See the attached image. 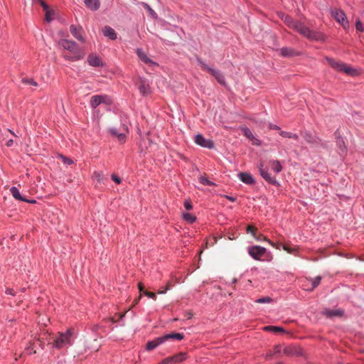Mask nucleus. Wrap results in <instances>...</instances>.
Instances as JSON below:
<instances>
[{"label": "nucleus", "mask_w": 364, "mask_h": 364, "mask_svg": "<svg viewBox=\"0 0 364 364\" xmlns=\"http://www.w3.org/2000/svg\"><path fill=\"white\" fill-rule=\"evenodd\" d=\"M278 15L289 28L294 29L310 41L317 40L316 33L314 31L309 30V28L305 26L303 23L293 19L289 16L285 15L283 13H279Z\"/></svg>", "instance_id": "obj_1"}, {"label": "nucleus", "mask_w": 364, "mask_h": 364, "mask_svg": "<svg viewBox=\"0 0 364 364\" xmlns=\"http://www.w3.org/2000/svg\"><path fill=\"white\" fill-rule=\"evenodd\" d=\"M58 44L62 48L69 50L73 54V60H80L85 56V52L82 50L74 41L62 39L58 42Z\"/></svg>", "instance_id": "obj_2"}, {"label": "nucleus", "mask_w": 364, "mask_h": 364, "mask_svg": "<svg viewBox=\"0 0 364 364\" xmlns=\"http://www.w3.org/2000/svg\"><path fill=\"white\" fill-rule=\"evenodd\" d=\"M73 334V330L70 328L65 333H58V336L53 341V346L58 349L62 348L66 346L71 345V337Z\"/></svg>", "instance_id": "obj_3"}, {"label": "nucleus", "mask_w": 364, "mask_h": 364, "mask_svg": "<svg viewBox=\"0 0 364 364\" xmlns=\"http://www.w3.org/2000/svg\"><path fill=\"white\" fill-rule=\"evenodd\" d=\"M330 63V65L334 68L335 69L339 70V71H343L345 73L350 75V76H357L358 74H359V72L350 67L349 65L345 64V63H343L341 62H338V61H336L335 60L333 59H327Z\"/></svg>", "instance_id": "obj_4"}, {"label": "nucleus", "mask_w": 364, "mask_h": 364, "mask_svg": "<svg viewBox=\"0 0 364 364\" xmlns=\"http://www.w3.org/2000/svg\"><path fill=\"white\" fill-rule=\"evenodd\" d=\"M254 237L257 241L264 240V241L268 242L269 244L271 245V246H272L273 247H274L276 249H280V247H282V249L284 251H286L287 252H288L289 254H294L295 252L296 251V247H291L288 245L282 244L279 242H277V243L273 242L269 240L266 237L263 236L262 235H256Z\"/></svg>", "instance_id": "obj_5"}, {"label": "nucleus", "mask_w": 364, "mask_h": 364, "mask_svg": "<svg viewBox=\"0 0 364 364\" xmlns=\"http://www.w3.org/2000/svg\"><path fill=\"white\" fill-rule=\"evenodd\" d=\"M283 353L287 356H300L306 358L304 349L297 346H283Z\"/></svg>", "instance_id": "obj_6"}, {"label": "nucleus", "mask_w": 364, "mask_h": 364, "mask_svg": "<svg viewBox=\"0 0 364 364\" xmlns=\"http://www.w3.org/2000/svg\"><path fill=\"white\" fill-rule=\"evenodd\" d=\"M332 16L336 21L339 23L345 30H348L349 28V23L346 18L345 13L339 9H334L331 11Z\"/></svg>", "instance_id": "obj_7"}, {"label": "nucleus", "mask_w": 364, "mask_h": 364, "mask_svg": "<svg viewBox=\"0 0 364 364\" xmlns=\"http://www.w3.org/2000/svg\"><path fill=\"white\" fill-rule=\"evenodd\" d=\"M198 63L201 65L203 70L208 71L212 75L215 77L216 80L223 85H225V77L219 71L209 68L205 63H204L200 59H198Z\"/></svg>", "instance_id": "obj_8"}, {"label": "nucleus", "mask_w": 364, "mask_h": 364, "mask_svg": "<svg viewBox=\"0 0 364 364\" xmlns=\"http://www.w3.org/2000/svg\"><path fill=\"white\" fill-rule=\"evenodd\" d=\"M102 103L109 105L111 103L110 99L106 95H94L90 98V106L95 109Z\"/></svg>", "instance_id": "obj_9"}, {"label": "nucleus", "mask_w": 364, "mask_h": 364, "mask_svg": "<svg viewBox=\"0 0 364 364\" xmlns=\"http://www.w3.org/2000/svg\"><path fill=\"white\" fill-rule=\"evenodd\" d=\"M186 358V355L184 353H179L171 357L164 359L158 364H176L182 362Z\"/></svg>", "instance_id": "obj_10"}, {"label": "nucleus", "mask_w": 364, "mask_h": 364, "mask_svg": "<svg viewBox=\"0 0 364 364\" xmlns=\"http://www.w3.org/2000/svg\"><path fill=\"white\" fill-rule=\"evenodd\" d=\"M248 252L252 258L259 260L260 257L265 254L266 248L255 245L250 247Z\"/></svg>", "instance_id": "obj_11"}, {"label": "nucleus", "mask_w": 364, "mask_h": 364, "mask_svg": "<svg viewBox=\"0 0 364 364\" xmlns=\"http://www.w3.org/2000/svg\"><path fill=\"white\" fill-rule=\"evenodd\" d=\"M195 142L200 146L212 149L213 147V142L211 140L206 139L203 135L197 134L195 136Z\"/></svg>", "instance_id": "obj_12"}, {"label": "nucleus", "mask_w": 364, "mask_h": 364, "mask_svg": "<svg viewBox=\"0 0 364 364\" xmlns=\"http://www.w3.org/2000/svg\"><path fill=\"white\" fill-rule=\"evenodd\" d=\"M259 171L260 173V175L262 176V178L267 181L268 183L271 184H277V181L276 178L271 176L270 173H268L267 170L263 168V164H261L259 167Z\"/></svg>", "instance_id": "obj_13"}, {"label": "nucleus", "mask_w": 364, "mask_h": 364, "mask_svg": "<svg viewBox=\"0 0 364 364\" xmlns=\"http://www.w3.org/2000/svg\"><path fill=\"white\" fill-rule=\"evenodd\" d=\"M70 32L77 40L81 42L85 41V38L82 36V30L81 28H77L75 26L71 25L70 26Z\"/></svg>", "instance_id": "obj_14"}, {"label": "nucleus", "mask_w": 364, "mask_h": 364, "mask_svg": "<svg viewBox=\"0 0 364 364\" xmlns=\"http://www.w3.org/2000/svg\"><path fill=\"white\" fill-rule=\"evenodd\" d=\"M87 62L90 65L93 67H100L103 65L102 60L96 55L90 54L87 57Z\"/></svg>", "instance_id": "obj_15"}, {"label": "nucleus", "mask_w": 364, "mask_h": 364, "mask_svg": "<svg viewBox=\"0 0 364 364\" xmlns=\"http://www.w3.org/2000/svg\"><path fill=\"white\" fill-rule=\"evenodd\" d=\"M282 352H283V346L282 345L275 346L272 351L269 350L267 353L265 359L269 360L274 356H279Z\"/></svg>", "instance_id": "obj_16"}, {"label": "nucleus", "mask_w": 364, "mask_h": 364, "mask_svg": "<svg viewBox=\"0 0 364 364\" xmlns=\"http://www.w3.org/2000/svg\"><path fill=\"white\" fill-rule=\"evenodd\" d=\"M136 53L139 57V58L147 65H156V63L151 60L146 53L141 48H137Z\"/></svg>", "instance_id": "obj_17"}, {"label": "nucleus", "mask_w": 364, "mask_h": 364, "mask_svg": "<svg viewBox=\"0 0 364 364\" xmlns=\"http://www.w3.org/2000/svg\"><path fill=\"white\" fill-rule=\"evenodd\" d=\"M242 130L244 135L252 141V144L257 146L260 144L259 140L254 136L250 129L247 127H243Z\"/></svg>", "instance_id": "obj_18"}, {"label": "nucleus", "mask_w": 364, "mask_h": 364, "mask_svg": "<svg viewBox=\"0 0 364 364\" xmlns=\"http://www.w3.org/2000/svg\"><path fill=\"white\" fill-rule=\"evenodd\" d=\"M10 192H11V195L13 196V197L14 198H16V200H18L21 201L32 203H36V201L33 200H28L26 199L25 198L22 197L18 189L16 187H14V186L11 187L10 188Z\"/></svg>", "instance_id": "obj_19"}, {"label": "nucleus", "mask_w": 364, "mask_h": 364, "mask_svg": "<svg viewBox=\"0 0 364 364\" xmlns=\"http://www.w3.org/2000/svg\"><path fill=\"white\" fill-rule=\"evenodd\" d=\"M164 341L162 336L155 338L153 341H150L146 343V349L147 350H151L163 343Z\"/></svg>", "instance_id": "obj_20"}, {"label": "nucleus", "mask_w": 364, "mask_h": 364, "mask_svg": "<svg viewBox=\"0 0 364 364\" xmlns=\"http://www.w3.org/2000/svg\"><path fill=\"white\" fill-rule=\"evenodd\" d=\"M238 176L240 179L246 184H253L255 183L252 176L248 173H240Z\"/></svg>", "instance_id": "obj_21"}, {"label": "nucleus", "mask_w": 364, "mask_h": 364, "mask_svg": "<svg viewBox=\"0 0 364 364\" xmlns=\"http://www.w3.org/2000/svg\"><path fill=\"white\" fill-rule=\"evenodd\" d=\"M86 6L92 11H96L100 8V0H84Z\"/></svg>", "instance_id": "obj_22"}, {"label": "nucleus", "mask_w": 364, "mask_h": 364, "mask_svg": "<svg viewBox=\"0 0 364 364\" xmlns=\"http://www.w3.org/2000/svg\"><path fill=\"white\" fill-rule=\"evenodd\" d=\"M138 88L143 95H146L150 92L149 86L144 80H140Z\"/></svg>", "instance_id": "obj_23"}, {"label": "nucleus", "mask_w": 364, "mask_h": 364, "mask_svg": "<svg viewBox=\"0 0 364 364\" xmlns=\"http://www.w3.org/2000/svg\"><path fill=\"white\" fill-rule=\"evenodd\" d=\"M103 33L105 36L109 38L112 40L117 38V33L113 28L110 26H106L102 30Z\"/></svg>", "instance_id": "obj_24"}, {"label": "nucleus", "mask_w": 364, "mask_h": 364, "mask_svg": "<svg viewBox=\"0 0 364 364\" xmlns=\"http://www.w3.org/2000/svg\"><path fill=\"white\" fill-rule=\"evenodd\" d=\"M162 338H163V340L164 342L171 338L181 341V340L183 339L184 335L183 333H168L165 336H163Z\"/></svg>", "instance_id": "obj_25"}, {"label": "nucleus", "mask_w": 364, "mask_h": 364, "mask_svg": "<svg viewBox=\"0 0 364 364\" xmlns=\"http://www.w3.org/2000/svg\"><path fill=\"white\" fill-rule=\"evenodd\" d=\"M281 55L284 57H291L297 55V53L293 49L287 47L281 48Z\"/></svg>", "instance_id": "obj_26"}, {"label": "nucleus", "mask_w": 364, "mask_h": 364, "mask_svg": "<svg viewBox=\"0 0 364 364\" xmlns=\"http://www.w3.org/2000/svg\"><path fill=\"white\" fill-rule=\"evenodd\" d=\"M328 317H334V316H342L343 314V311L341 309H336V310H326L323 312Z\"/></svg>", "instance_id": "obj_27"}, {"label": "nucleus", "mask_w": 364, "mask_h": 364, "mask_svg": "<svg viewBox=\"0 0 364 364\" xmlns=\"http://www.w3.org/2000/svg\"><path fill=\"white\" fill-rule=\"evenodd\" d=\"M122 130L123 132L117 134V138L118 139L119 141L124 143L126 140V133L128 132V127L124 124L122 127Z\"/></svg>", "instance_id": "obj_28"}, {"label": "nucleus", "mask_w": 364, "mask_h": 364, "mask_svg": "<svg viewBox=\"0 0 364 364\" xmlns=\"http://www.w3.org/2000/svg\"><path fill=\"white\" fill-rule=\"evenodd\" d=\"M264 331H272L274 333H279V332H284V329L282 327L279 326H267L264 327Z\"/></svg>", "instance_id": "obj_29"}, {"label": "nucleus", "mask_w": 364, "mask_h": 364, "mask_svg": "<svg viewBox=\"0 0 364 364\" xmlns=\"http://www.w3.org/2000/svg\"><path fill=\"white\" fill-rule=\"evenodd\" d=\"M271 167L277 173L280 172L282 168L279 161L277 160L271 161Z\"/></svg>", "instance_id": "obj_30"}, {"label": "nucleus", "mask_w": 364, "mask_h": 364, "mask_svg": "<svg viewBox=\"0 0 364 364\" xmlns=\"http://www.w3.org/2000/svg\"><path fill=\"white\" fill-rule=\"evenodd\" d=\"M279 134H280V136H282L283 137L292 138V139H298V136L296 134H293V133H291V132H284V131H280Z\"/></svg>", "instance_id": "obj_31"}, {"label": "nucleus", "mask_w": 364, "mask_h": 364, "mask_svg": "<svg viewBox=\"0 0 364 364\" xmlns=\"http://www.w3.org/2000/svg\"><path fill=\"white\" fill-rule=\"evenodd\" d=\"M93 178L96 179L98 182H102L105 178L104 174L102 172L99 171L94 172Z\"/></svg>", "instance_id": "obj_32"}, {"label": "nucleus", "mask_w": 364, "mask_h": 364, "mask_svg": "<svg viewBox=\"0 0 364 364\" xmlns=\"http://www.w3.org/2000/svg\"><path fill=\"white\" fill-rule=\"evenodd\" d=\"M183 218L190 223H193L196 220V218L191 213H184Z\"/></svg>", "instance_id": "obj_33"}, {"label": "nucleus", "mask_w": 364, "mask_h": 364, "mask_svg": "<svg viewBox=\"0 0 364 364\" xmlns=\"http://www.w3.org/2000/svg\"><path fill=\"white\" fill-rule=\"evenodd\" d=\"M337 144L341 151V154L345 155L346 153V146L344 144V141H343V139H338L337 141Z\"/></svg>", "instance_id": "obj_34"}, {"label": "nucleus", "mask_w": 364, "mask_h": 364, "mask_svg": "<svg viewBox=\"0 0 364 364\" xmlns=\"http://www.w3.org/2000/svg\"><path fill=\"white\" fill-rule=\"evenodd\" d=\"M199 181L200 183H202L204 186H212L214 184L213 182L209 181L207 178H205V176H200Z\"/></svg>", "instance_id": "obj_35"}, {"label": "nucleus", "mask_w": 364, "mask_h": 364, "mask_svg": "<svg viewBox=\"0 0 364 364\" xmlns=\"http://www.w3.org/2000/svg\"><path fill=\"white\" fill-rule=\"evenodd\" d=\"M272 301V299L269 296L262 297L255 300V302L258 304L271 303Z\"/></svg>", "instance_id": "obj_36"}, {"label": "nucleus", "mask_w": 364, "mask_h": 364, "mask_svg": "<svg viewBox=\"0 0 364 364\" xmlns=\"http://www.w3.org/2000/svg\"><path fill=\"white\" fill-rule=\"evenodd\" d=\"M22 82L23 84H28V85L36 86V87L38 85V83L36 81H34L33 79H29V78H23Z\"/></svg>", "instance_id": "obj_37"}, {"label": "nucleus", "mask_w": 364, "mask_h": 364, "mask_svg": "<svg viewBox=\"0 0 364 364\" xmlns=\"http://www.w3.org/2000/svg\"><path fill=\"white\" fill-rule=\"evenodd\" d=\"M257 228L252 225H248L247 228V232L250 233L255 237L256 235Z\"/></svg>", "instance_id": "obj_38"}, {"label": "nucleus", "mask_w": 364, "mask_h": 364, "mask_svg": "<svg viewBox=\"0 0 364 364\" xmlns=\"http://www.w3.org/2000/svg\"><path fill=\"white\" fill-rule=\"evenodd\" d=\"M356 30L360 32L364 31V26L360 20H357L355 23Z\"/></svg>", "instance_id": "obj_39"}, {"label": "nucleus", "mask_w": 364, "mask_h": 364, "mask_svg": "<svg viewBox=\"0 0 364 364\" xmlns=\"http://www.w3.org/2000/svg\"><path fill=\"white\" fill-rule=\"evenodd\" d=\"M34 1L35 3H39L45 11L49 10L48 4L43 0H34Z\"/></svg>", "instance_id": "obj_40"}, {"label": "nucleus", "mask_w": 364, "mask_h": 364, "mask_svg": "<svg viewBox=\"0 0 364 364\" xmlns=\"http://www.w3.org/2000/svg\"><path fill=\"white\" fill-rule=\"evenodd\" d=\"M60 158L62 159V161L65 164H68V165H70L73 163V160L70 159H68L63 155H60Z\"/></svg>", "instance_id": "obj_41"}, {"label": "nucleus", "mask_w": 364, "mask_h": 364, "mask_svg": "<svg viewBox=\"0 0 364 364\" xmlns=\"http://www.w3.org/2000/svg\"><path fill=\"white\" fill-rule=\"evenodd\" d=\"M144 294L154 300L156 299V295L154 292L149 291H144Z\"/></svg>", "instance_id": "obj_42"}, {"label": "nucleus", "mask_w": 364, "mask_h": 364, "mask_svg": "<svg viewBox=\"0 0 364 364\" xmlns=\"http://www.w3.org/2000/svg\"><path fill=\"white\" fill-rule=\"evenodd\" d=\"M52 14H53V12L50 9L46 11V20L47 21H50L52 20V18H51Z\"/></svg>", "instance_id": "obj_43"}, {"label": "nucleus", "mask_w": 364, "mask_h": 364, "mask_svg": "<svg viewBox=\"0 0 364 364\" xmlns=\"http://www.w3.org/2000/svg\"><path fill=\"white\" fill-rule=\"evenodd\" d=\"M112 179L117 184L121 183V178L115 174L111 176Z\"/></svg>", "instance_id": "obj_44"}, {"label": "nucleus", "mask_w": 364, "mask_h": 364, "mask_svg": "<svg viewBox=\"0 0 364 364\" xmlns=\"http://www.w3.org/2000/svg\"><path fill=\"white\" fill-rule=\"evenodd\" d=\"M184 206H185V208L188 210H191L193 208L192 204H191V201H189V200L185 201Z\"/></svg>", "instance_id": "obj_45"}, {"label": "nucleus", "mask_w": 364, "mask_h": 364, "mask_svg": "<svg viewBox=\"0 0 364 364\" xmlns=\"http://www.w3.org/2000/svg\"><path fill=\"white\" fill-rule=\"evenodd\" d=\"M170 287H171L170 284H168L166 285V287L164 288V289L159 290L158 291V294H165L170 289Z\"/></svg>", "instance_id": "obj_46"}, {"label": "nucleus", "mask_w": 364, "mask_h": 364, "mask_svg": "<svg viewBox=\"0 0 364 364\" xmlns=\"http://www.w3.org/2000/svg\"><path fill=\"white\" fill-rule=\"evenodd\" d=\"M32 346H33V344L30 343V346L28 348H26V349L28 351V354H33V353H36V350H33Z\"/></svg>", "instance_id": "obj_47"}, {"label": "nucleus", "mask_w": 364, "mask_h": 364, "mask_svg": "<svg viewBox=\"0 0 364 364\" xmlns=\"http://www.w3.org/2000/svg\"><path fill=\"white\" fill-rule=\"evenodd\" d=\"M109 133L116 137L117 136V134H120L116 129L114 128L109 129Z\"/></svg>", "instance_id": "obj_48"}, {"label": "nucleus", "mask_w": 364, "mask_h": 364, "mask_svg": "<svg viewBox=\"0 0 364 364\" xmlns=\"http://www.w3.org/2000/svg\"><path fill=\"white\" fill-rule=\"evenodd\" d=\"M138 288H139V290L140 293L141 294L142 293L144 294V291L145 290H144V285H143V284L141 282H139L138 284Z\"/></svg>", "instance_id": "obj_49"}, {"label": "nucleus", "mask_w": 364, "mask_h": 364, "mask_svg": "<svg viewBox=\"0 0 364 364\" xmlns=\"http://www.w3.org/2000/svg\"><path fill=\"white\" fill-rule=\"evenodd\" d=\"M6 293L8 294L14 295V291L11 289H7Z\"/></svg>", "instance_id": "obj_50"}, {"label": "nucleus", "mask_w": 364, "mask_h": 364, "mask_svg": "<svg viewBox=\"0 0 364 364\" xmlns=\"http://www.w3.org/2000/svg\"><path fill=\"white\" fill-rule=\"evenodd\" d=\"M141 294H140V295H139V296L137 299H136L134 300V305H135V304H138V302L139 301V300L141 299Z\"/></svg>", "instance_id": "obj_51"}, {"label": "nucleus", "mask_w": 364, "mask_h": 364, "mask_svg": "<svg viewBox=\"0 0 364 364\" xmlns=\"http://www.w3.org/2000/svg\"><path fill=\"white\" fill-rule=\"evenodd\" d=\"M12 144H13V140H12V139H10V140H9V141L6 142V146H11Z\"/></svg>", "instance_id": "obj_52"}, {"label": "nucleus", "mask_w": 364, "mask_h": 364, "mask_svg": "<svg viewBox=\"0 0 364 364\" xmlns=\"http://www.w3.org/2000/svg\"><path fill=\"white\" fill-rule=\"evenodd\" d=\"M125 313H123V314H119L117 316H118V320H120L122 319L124 316H125Z\"/></svg>", "instance_id": "obj_53"}, {"label": "nucleus", "mask_w": 364, "mask_h": 364, "mask_svg": "<svg viewBox=\"0 0 364 364\" xmlns=\"http://www.w3.org/2000/svg\"><path fill=\"white\" fill-rule=\"evenodd\" d=\"M111 320H112V322H113V323L117 322L119 321L118 317H116V318L113 317L111 318Z\"/></svg>", "instance_id": "obj_54"}, {"label": "nucleus", "mask_w": 364, "mask_h": 364, "mask_svg": "<svg viewBox=\"0 0 364 364\" xmlns=\"http://www.w3.org/2000/svg\"><path fill=\"white\" fill-rule=\"evenodd\" d=\"M39 345L41 347V348H44V344H43V343L42 341H39Z\"/></svg>", "instance_id": "obj_55"}, {"label": "nucleus", "mask_w": 364, "mask_h": 364, "mask_svg": "<svg viewBox=\"0 0 364 364\" xmlns=\"http://www.w3.org/2000/svg\"><path fill=\"white\" fill-rule=\"evenodd\" d=\"M228 198L230 200H231V201H235V198H232V197H229V196H228Z\"/></svg>", "instance_id": "obj_56"}, {"label": "nucleus", "mask_w": 364, "mask_h": 364, "mask_svg": "<svg viewBox=\"0 0 364 364\" xmlns=\"http://www.w3.org/2000/svg\"><path fill=\"white\" fill-rule=\"evenodd\" d=\"M272 128L275 129H279V127L277 125L273 126Z\"/></svg>", "instance_id": "obj_57"}, {"label": "nucleus", "mask_w": 364, "mask_h": 364, "mask_svg": "<svg viewBox=\"0 0 364 364\" xmlns=\"http://www.w3.org/2000/svg\"><path fill=\"white\" fill-rule=\"evenodd\" d=\"M316 287L315 282L312 283V289H314Z\"/></svg>", "instance_id": "obj_58"}, {"label": "nucleus", "mask_w": 364, "mask_h": 364, "mask_svg": "<svg viewBox=\"0 0 364 364\" xmlns=\"http://www.w3.org/2000/svg\"><path fill=\"white\" fill-rule=\"evenodd\" d=\"M319 39L320 41L323 40V38H322L321 35L320 34V37H319Z\"/></svg>", "instance_id": "obj_59"}, {"label": "nucleus", "mask_w": 364, "mask_h": 364, "mask_svg": "<svg viewBox=\"0 0 364 364\" xmlns=\"http://www.w3.org/2000/svg\"><path fill=\"white\" fill-rule=\"evenodd\" d=\"M65 58H66V59H70V58H69L68 56H66V55L65 56Z\"/></svg>", "instance_id": "obj_60"}, {"label": "nucleus", "mask_w": 364, "mask_h": 364, "mask_svg": "<svg viewBox=\"0 0 364 364\" xmlns=\"http://www.w3.org/2000/svg\"><path fill=\"white\" fill-rule=\"evenodd\" d=\"M306 364H312V363H307Z\"/></svg>", "instance_id": "obj_61"}, {"label": "nucleus", "mask_w": 364, "mask_h": 364, "mask_svg": "<svg viewBox=\"0 0 364 364\" xmlns=\"http://www.w3.org/2000/svg\"><path fill=\"white\" fill-rule=\"evenodd\" d=\"M277 364H282V363H278Z\"/></svg>", "instance_id": "obj_62"}]
</instances>
